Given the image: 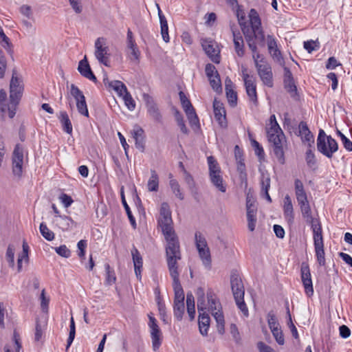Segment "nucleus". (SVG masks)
Instances as JSON below:
<instances>
[{"instance_id":"obj_1","label":"nucleus","mask_w":352,"mask_h":352,"mask_svg":"<svg viewBox=\"0 0 352 352\" xmlns=\"http://www.w3.org/2000/svg\"><path fill=\"white\" fill-rule=\"evenodd\" d=\"M294 192L302 216L305 221L311 226L313 232L314 245L317 261L320 266H324L326 261L322 226L320 220L314 218L312 216L307 193L303 183L299 179L294 180Z\"/></svg>"},{"instance_id":"obj_2","label":"nucleus","mask_w":352,"mask_h":352,"mask_svg":"<svg viewBox=\"0 0 352 352\" xmlns=\"http://www.w3.org/2000/svg\"><path fill=\"white\" fill-rule=\"evenodd\" d=\"M197 309L199 313V329L201 335L206 336L210 326V317L207 310L210 311L217 323L219 333L224 332V317L221 311V305L214 292L209 289L207 291V303L205 300L204 291L201 287L197 290Z\"/></svg>"},{"instance_id":"obj_3","label":"nucleus","mask_w":352,"mask_h":352,"mask_svg":"<svg viewBox=\"0 0 352 352\" xmlns=\"http://www.w3.org/2000/svg\"><path fill=\"white\" fill-rule=\"evenodd\" d=\"M157 224L161 228L162 232L166 241V259H170V258H181L179 239L173 228V221L170 206L166 202H163L161 204Z\"/></svg>"},{"instance_id":"obj_4","label":"nucleus","mask_w":352,"mask_h":352,"mask_svg":"<svg viewBox=\"0 0 352 352\" xmlns=\"http://www.w3.org/2000/svg\"><path fill=\"white\" fill-rule=\"evenodd\" d=\"M23 91V81L17 76L16 72L14 70L10 83V103L8 107V116L10 118L15 116L16 106L22 97Z\"/></svg>"},{"instance_id":"obj_5","label":"nucleus","mask_w":352,"mask_h":352,"mask_svg":"<svg viewBox=\"0 0 352 352\" xmlns=\"http://www.w3.org/2000/svg\"><path fill=\"white\" fill-rule=\"evenodd\" d=\"M267 140L272 146L273 152L280 164L285 163L283 144L286 142L285 136L281 129L267 128Z\"/></svg>"},{"instance_id":"obj_6","label":"nucleus","mask_w":352,"mask_h":352,"mask_svg":"<svg viewBox=\"0 0 352 352\" xmlns=\"http://www.w3.org/2000/svg\"><path fill=\"white\" fill-rule=\"evenodd\" d=\"M181 258H170L166 259L168 271L171 278H173V287L174 290L175 297L174 302H184V292L180 284L178 271L177 261Z\"/></svg>"},{"instance_id":"obj_7","label":"nucleus","mask_w":352,"mask_h":352,"mask_svg":"<svg viewBox=\"0 0 352 352\" xmlns=\"http://www.w3.org/2000/svg\"><path fill=\"white\" fill-rule=\"evenodd\" d=\"M317 149L323 155L331 159L338 150L336 140L331 135H327L324 130L320 129L317 138Z\"/></svg>"},{"instance_id":"obj_8","label":"nucleus","mask_w":352,"mask_h":352,"mask_svg":"<svg viewBox=\"0 0 352 352\" xmlns=\"http://www.w3.org/2000/svg\"><path fill=\"white\" fill-rule=\"evenodd\" d=\"M209 179L212 184L220 192L226 191V184L223 180L219 163L213 156L207 157Z\"/></svg>"},{"instance_id":"obj_9","label":"nucleus","mask_w":352,"mask_h":352,"mask_svg":"<svg viewBox=\"0 0 352 352\" xmlns=\"http://www.w3.org/2000/svg\"><path fill=\"white\" fill-rule=\"evenodd\" d=\"M195 240L196 248L204 265L206 268L210 269L211 256L206 238L200 232L197 231L195 234Z\"/></svg>"},{"instance_id":"obj_10","label":"nucleus","mask_w":352,"mask_h":352,"mask_svg":"<svg viewBox=\"0 0 352 352\" xmlns=\"http://www.w3.org/2000/svg\"><path fill=\"white\" fill-rule=\"evenodd\" d=\"M94 48V55L98 61L106 67H109L111 53L107 39L104 37L98 38L95 41Z\"/></svg>"},{"instance_id":"obj_11","label":"nucleus","mask_w":352,"mask_h":352,"mask_svg":"<svg viewBox=\"0 0 352 352\" xmlns=\"http://www.w3.org/2000/svg\"><path fill=\"white\" fill-rule=\"evenodd\" d=\"M12 173L17 177H21L23 172V149L17 144L12 153Z\"/></svg>"},{"instance_id":"obj_12","label":"nucleus","mask_w":352,"mask_h":352,"mask_svg":"<svg viewBox=\"0 0 352 352\" xmlns=\"http://www.w3.org/2000/svg\"><path fill=\"white\" fill-rule=\"evenodd\" d=\"M148 326L151 329V337L152 340V346L154 351H157L162 344V332L157 324L156 319L152 316H148Z\"/></svg>"},{"instance_id":"obj_13","label":"nucleus","mask_w":352,"mask_h":352,"mask_svg":"<svg viewBox=\"0 0 352 352\" xmlns=\"http://www.w3.org/2000/svg\"><path fill=\"white\" fill-rule=\"evenodd\" d=\"M258 75L264 85L272 87L274 85L273 73L270 63H266L256 67Z\"/></svg>"},{"instance_id":"obj_14","label":"nucleus","mask_w":352,"mask_h":352,"mask_svg":"<svg viewBox=\"0 0 352 352\" xmlns=\"http://www.w3.org/2000/svg\"><path fill=\"white\" fill-rule=\"evenodd\" d=\"M230 284L234 299H242L244 298V286L241 278L237 274H232L231 275Z\"/></svg>"},{"instance_id":"obj_15","label":"nucleus","mask_w":352,"mask_h":352,"mask_svg":"<svg viewBox=\"0 0 352 352\" xmlns=\"http://www.w3.org/2000/svg\"><path fill=\"white\" fill-rule=\"evenodd\" d=\"M202 47L206 54L210 57L214 63H219V50L217 45L212 41L205 40L202 42Z\"/></svg>"},{"instance_id":"obj_16","label":"nucleus","mask_w":352,"mask_h":352,"mask_svg":"<svg viewBox=\"0 0 352 352\" xmlns=\"http://www.w3.org/2000/svg\"><path fill=\"white\" fill-rule=\"evenodd\" d=\"M284 87L291 97L294 98L297 96V87L294 83V80L292 72L288 67H284Z\"/></svg>"},{"instance_id":"obj_17","label":"nucleus","mask_w":352,"mask_h":352,"mask_svg":"<svg viewBox=\"0 0 352 352\" xmlns=\"http://www.w3.org/2000/svg\"><path fill=\"white\" fill-rule=\"evenodd\" d=\"M299 135L304 144H307L309 148H312L314 144V137L305 122H300L298 125Z\"/></svg>"},{"instance_id":"obj_18","label":"nucleus","mask_w":352,"mask_h":352,"mask_svg":"<svg viewBox=\"0 0 352 352\" xmlns=\"http://www.w3.org/2000/svg\"><path fill=\"white\" fill-rule=\"evenodd\" d=\"M214 115L215 120L218 122L219 124L222 128L227 126V121L226 116V110L223 107V104L214 100L213 102Z\"/></svg>"},{"instance_id":"obj_19","label":"nucleus","mask_w":352,"mask_h":352,"mask_svg":"<svg viewBox=\"0 0 352 352\" xmlns=\"http://www.w3.org/2000/svg\"><path fill=\"white\" fill-rule=\"evenodd\" d=\"M249 16L251 28L254 35L257 37L258 34H261V40L263 41L264 34L263 31L261 30V19L256 11L254 9H251Z\"/></svg>"},{"instance_id":"obj_20","label":"nucleus","mask_w":352,"mask_h":352,"mask_svg":"<svg viewBox=\"0 0 352 352\" xmlns=\"http://www.w3.org/2000/svg\"><path fill=\"white\" fill-rule=\"evenodd\" d=\"M143 97L144 100L146 102L147 111L150 116L154 120L160 122L162 119V116L153 98L148 94H144Z\"/></svg>"},{"instance_id":"obj_21","label":"nucleus","mask_w":352,"mask_h":352,"mask_svg":"<svg viewBox=\"0 0 352 352\" xmlns=\"http://www.w3.org/2000/svg\"><path fill=\"white\" fill-rule=\"evenodd\" d=\"M78 71L83 77L93 82H96L97 78L90 67L86 56L79 62Z\"/></svg>"},{"instance_id":"obj_22","label":"nucleus","mask_w":352,"mask_h":352,"mask_svg":"<svg viewBox=\"0 0 352 352\" xmlns=\"http://www.w3.org/2000/svg\"><path fill=\"white\" fill-rule=\"evenodd\" d=\"M301 278L306 294L308 296H312L314 294V289L311 274L308 267L301 268Z\"/></svg>"},{"instance_id":"obj_23","label":"nucleus","mask_w":352,"mask_h":352,"mask_svg":"<svg viewBox=\"0 0 352 352\" xmlns=\"http://www.w3.org/2000/svg\"><path fill=\"white\" fill-rule=\"evenodd\" d=\"M270 183L271 178L270 173L266 170H261L260 184L261 192L270 203L272 202V199L268 192L270 188Z\"/></svg>"},{"instance_id":"obj_24","label":"nucleus","mask_w":352,"mask_h":352,"mask_svg":"<svg viewBox=\"0 0 352 352\" xmlns=\"http://www.w3.org/2000/svg\"><path fill=\"white\" fill-rule=\"evenodd\" d=\"M283 214L285 220L292 224L294 221V207L292 199L289 195H286L283 200Z\"/></svg>"},{"instance_id":"obj_25","label":"nucleus","mask_w":352,"mask_h":352,"mask_svg":"<svg viewBox=\"0 0 352 352\" xmlns=\"http://www.w3.org/2000/svg\"><path fill=\"white\" fill-rule=\"evenodd\" d=\"M267 47L272 58L277 62L280 63L283 60L280 51L277 47L276 39L271 35L267 36Z\"/></svg>"},{"instance_id":"obj_26","label":"nucleus","mask_w":352,"mask_h":352,"mask_svg":"<svg viewBox=\"0 0 352 352\" xmlns=\"http://www.w3.org/2000/svg\"><path fill=\"white\" fill-rule=\"evenodd\" d=\"M131 255L133 258L135 273L138 278H141V268L142 267V258L135 247L131 250Z\"/></svg>"},{"instance_id":"obj_27","label":"nucleus","mask_w":352,"mask_h":352,"mask_svg":"<svg viewBox=\"0 0 352 352\" xmlns=\"http://www.w3.org/2000/svg\"><path fill=\"white\" fill-rule=\"evenodd\" d=\"M232 31L233 42L234 45V50L236 53L239 57H242L244 55V42L242 36L240 32H236L234 30Z\"/></svg>"},{"instance_id":"obj_28","label":"nucleus","mask_w":352,"mask_h":352,"mask_svg":"<svg viewBox=\"0 0 352 352\" xmlns=\"http://www.w3.org/2000/svg\"><path fill=\"white\" fill-rule=\"evenodd\" d=\"M133 138L135 142V146L141 151H143L144 149V130L136 126L133 130Z\"/></svg>"},{"instance_id":"obj_29","label":"nucleus","mask_w":352,"mask_h":352,"mask_svg":"<svg viewBox=\"0 0 352 352\" xmlns=\"http://www.w3.org/2000/svg\"><path fill=\"white\" fill-rule=\"evenodd\" d=\"M58 118L62 124L63 130L68 134H72L73 128L67 113L65 111H62L59 113Z\"/></svg>"},{"instance_id":"obj_30","label":"nucleus","mask_w":352,"mask_h":352,"mask_svg":"<svg viewBox=\"0 0 352 352\" xmlns=\"http://www.w3.org/2000/svg\"><path fill=\"white\" fill-rule=\"evenodd\" d=\"M246 93L253 102H257L256 85L254 78L244 82Z\"/></svg>"},{"instance_id":"obj_31","label":"nucleus","mask_w":352,"mask_h":352,"mask_svg":"<svg viewBox=\"0 0 352 352\" xmlns=\"http://www.w3.org/2000/svg\"><path fill=\"white\" fill-rule=\"evenodd\" d=\"M58 227L63 231L69 230L70 228L76 226L75 222L71 217L65 215H58V219L56 220Z\"/></svg>"},{"instance_id":"obj_32","label":"nucleus","mask_w":352,"mask_h":352,"mask_svg":"<svg viewBox=\"0 0 352 352\" xmlns=\"http://www.w3.org/2000/svg\"><path fill=\"white\" fill-rule=\"evenodd\" d=\"M147 188L149 192H157L159 188V177L155 170H151V177L147 183Z\"/></svg>"},{"instance_id":"obj_33","label":"nucleus","mask_w":352,"mask_h":352,"mask_svg":"<svg viewBox=\"0 0 352 352\" xmlns=\"http://www.w3.org/2000/svg\"><path fill=\"white\" fill-rule=\"evenodd\" d=\"M108 85L112 88L120 96H123L128 92L126 85L120 80H113L108 82Z\"/></svg>"},{"instance_id":"obj_34","label":"nucleus","mask_w":352,"mask_h":352,"mask_svg":"<svg viewBox=\"0 0 352 352\" xmlns=\"http://www.w3.org/2000/svg\"><path fill=\"white\" fill-rule=\"evenodd\" d=\"M169 178L170 179L169 182V185L172 192L179 199L183 200L184 199V195L181 190L179 184L176 179H171L172 174L169 175Z\"/></svg>"},{"instance_id":"obj_35","label":"nucleus","mask_w":352,"mask_h":352,"mask_svg":"<svg viewBox=\"0 0 352 352\" xmlns=\"http://www.w3.org/2000/svg\"><path fill=\"white\" fill-rule=\"evenodd\" d=\"M185 306L184 302H174L173 311L174 316L177 320L181 321L184 314Z\"/></svg>"},{"instance_id":"obj_36","label":"nucleus","mask_w":352,"mask_h":352,"mask_svg":"<svg viewBox=\"0 0 352 352\" xmlns=\"http://www.w3.org/2000/svg\"><path fill=\"white\" fill-rule=\"evenodd\" d=\"M305 161L307 166L312 169H316L317 166V161L316 159V156L311 149V148H309L305 153Z\"/></svg>"},{"instance_id":"obj_37","label":"nucleus","mask_w":352,"mask_h":352,"mask_svg":"<svg viewBox=\"0 0 352 352\" xmlns=\"http://www.w3.org/2000/svg\"><path fill=\"white\" fill-rule=\"evenodd\" d=\"M179 96L182 106L185 113H187V111L189 112L195 109L190 101L188 100V98L186 97V94L183 91H180L179 92Z\"/></svg>"},{"instance_id":"obj_38","label":"nucleus","mask_w":352,"mask_h":352,"mask_svg":"<svg viewBox=\"0 0 352 352\" xmlns=\"http://www.w3.org/2000/svg\"><path fill=\"white\" fill-rule=\"evenodd\" d=\"M39 230H40V232H41V235L46 240H47L49 241H52V240H54V236H55L54 233L47 228V226H46V224L45 223L42 222L40 224Z\"/></svg>"},{"instance_id":"obj_39","label":"nucleus","mask_w":352,"mask_h":352,"mask_svg":"<svg viewBox=\"0 0 352 352\" xmlns=\"http://www.w3.org/2000/svg\"><path fill=\"white\" fill-rule=\"evenodd\" d=\"M76 101V107L78 111L80 114L85 116L86 117L89 116V111L85 100V97H81V99L77 100Z\"/></svg>"},{"instance_id":"obj_40","label":"nucleus","mask_w":352,"mask_h":352,"mask_svg":"<svg viewBox=\"0 0 352 352\" xmlns=\"http://www.w3.org/2000/svg\"><path fill=\"white\" fill-rule=\"evenodd\" d=\"M0 44L8 52H12V44L10 38L5 34L3 28L0 26Z\"/></svg>"},{"instance_id":"obj_41","label":"nucleus","mask_w":352,"mask_h":352,"mask_svg":"<svg viewBox=\"0 0 352 352\" xmlns=\"http://www.w3.org/2000/svg\"><path fill=\"white\" fill-rule=\"evenodd\" d=\"M256 210L247 211L248 226L250 231L252 232L255 230L256 223Z\"/></svg>"},{"instance_id":"obj_42","label":"nucleus","mask_w":352,"mask_h":352,"mask_svg":"<svg viewBox=\"0 0 352 352\" xmlns=\"http://www.w3.org/2000/svg\"><path fill=\"white\" fill-rule=\"evenodd\" d=\"M175 118L176 122L177 123V125L180 128L181 131L184 134H188V130L185 124L183 116L177 109L175 111Z\"/></svg>"},{"instance_id":"obj_43","label":"nucleus","mask_w":352,"mask_h":352,"mask_svg":"<svg viewBox=\"0 0 352 352\" xmlns=\"http://www.w3.org/2000/svg\"><path fill=\"white\" fill-rule=\"evenodd\" d=\"M228 101L231 107H235L237 104V94L232 88H226Z\"/></svg>"},{"instance_id":"obj_44","label":"nucleus","mask_w":352,"mask_h":352,"mask_svg":"<svg viewBox=\"0 0 352 352\" xmlns=\"http://www.w3.org/2000/svg\"><path fill=\"white\" fill-rule=\"evenodd\" d=\"M76 334V326H75V322L74 320V318L72 317L70 320V325H69V337L67 338V347L66 349H68L69 346H71L72 343L73 342Z\"/></svg>"},{"instance_id":"obj_45","label":"nucleus","mask_w":352,"mask_h":352,"mask_svg":"<svg viewBox=\"0 0 352 352\" xmlns=\"http://www.w3.org/2000/svg\"><path fill=\"white\" fill-rule=\"evenodd\" d=\"M104 267L106 271V281L107 284L112 285L116 280L114 270L111 268L110 265L108 263H106Z\"/></svg>"},{"instance_id":"obj_46","label":"nucleus","mask_w":352,"mask_h":352,"mask_svg":"<svg viewBox=\"0 0 352 352\" xmlns=\"http://www.w3.org/2000/svg\"><path fill=\"white\" fill-rule=\"evenodd\" d=\"M237 171L239 174V179H241V182H245L247 183V173L245 171V165L243 162V160L242 161H237Z\"/></svg>"},{"instance_id":"obj_47","label":"nucleus","mask_w":352,"mask_h":352,"mask_svg":"<svg viewBox=\"0 0 352 352\" xmlns=\"http://www.w3.org/2000/svg\"><path fill=\"white\" fill-rule=\"evenodd\" d=\"M121 198H122V205L126 210V212L127 214V216H128V218L130 221V223L133 226V228H135L136 226V222H135V219L134 218V217L133 216L132 214V212L130 210V208L129 206V205L127 204L126 203V201L125 199V197H124V195L123 193H122L121 195Z\"/></svg>"},{"instance_id":"obj_48","label":"nucleus","mask_w":352,"mask_h":352,"mask_svg":"<svg viewBox=\"0 0 352 352\" xmlns=\"http://www.w3.org/2000/svg\"><path fill=\"white\" fill-rule=\"evenodd\" d=\"M267 322L270 330L280 327L277 318L273 311H270L267 316Z\"/></svg>"},{"instance_id":"obj_49","label":"nucleus","mask_w":352,"mask_h":352,"mask_svg":"<svg viewBox=\"0 0 352 352\" xmlns=\"http://www.w3.org/2000/svg\"><path fill=\"white\" fill-rule=\"evenodd\" d=\"M274 338L279 345L285 344V338L280 327L271 330Z\"/></svg>"},{"instance_id":"obj_50","label":"nucleus","mask_w":352,"mask_h":352,"mask_svg":"<svg viewBox=\"0 0 352 352\" xmlns=\"http://www.w3.org/2000/svg\"><path fill=\"white\" fill-rule=\"evenodd\" d=\"M161 26V34L162 36V38L164 42L168 43L170 38L168 35V23L166 20H164L162 19V23H160Z\"/></svg>"},{"instance_id":"obj_51","label":"nucleus","mask_w":352,"mask_h":352,"mask_svg":"<svg viewBox=\"0 0 352 352\" xmlns=\"http://www.w3.org/2000/svg\"><path fill=\"white\" fill-rule=\"evenodd\" d=\"M232 9L236 12L239 23L241 28L243 27V25H245V23L243 22L245 20V13L241 6L238 4V7H234L232 8Z\"/></svg>"},{"instance_id":"obj_52","label":"nucleus","mask_w":352,"mask_h":352,"mask_svg":"<svg viewBox=\"0 0 352 352\" xmlns=\"http://www.w3.org/2000/svg\"><path fill=\"white\" fill-rule=\"evenodd\" d=\"M22 25L27 34L34 35L36 33V28L32 22L24 19L22 21Z\"/></svg>"},{"instance_id":"obj_53","label":"nucleus","mask_w":352,"mask_h":352,"mask_svg":"<svg viewBox=\"0 0 352 352\" xmlns=\"http://www.w3.org/2000/svg\"><path fill=\"white\" fill-rule=\"evenodd\" d=\"M122 98L127 108L131 111L133 110L135 107V102L130 93L128 91L122 96Z\"/></svg>"},{"instance_id":"obj_54","label":"nucleus","mask_w":352,"mask_h":352,"mask_svg":"<svg viewBox=\"0 0 352 352\" xmlns=\"http://www.w3.org/2000/svg\"><path fill=\"white\" fill-rule=\"evenodd\" d=\"M186 114L187 116V118L189 120V123L191 126H198L199 124V118L196 114L195 109L189 112L187 111Z\"/></svg>"},{"instance_id":"obj_55","label":"nucleus","mask_w":352,"mask_h":352,"mask_svg":"<svg viewBox=\"0 0 352 352\" xmlns=\"http://www.w3.org/2000/svg\"><path fill=\"white\" fill-rule=\"evenodd\" d=\"M208 79L211 87L214 91H219L221 90V84L219 75L214 76V77H211V78Z\"/></svg>"},{"instance_id":"obj_56","label":"nucleus","mask_w":352,"mask_h":352,"mask_svg":"<svg viewBox=\"0 0 352 352\" xmlns=\"http://www.w3.org/2000/svg\"><path fill=\"white\" fill-rule=\"evenodd\" d=\"M20 12L28 19L34 21L33 12L30 6L23 5L20 8Z\"/></svg>"},{"instance_id":"obj_57","label":"nucleus","mask_w":352,"mask_h":352,"mask_svg":"<svg viewBox=\"0 0 352 352\" xmlns=\"http://www.w3.org/2000/svg\"><path fill=\"white\" fill-rule=\"evenodd\" d=\"M54 250L58 255L64 258H69L71 255L70 250L65 245H62L59 247L55 248Z\"/></svg>"},{"instance_id":"obj_58","label":"nucleus","mask_w":352,"mask_h":352,"mask_svg":"<svg viewBox=\"0 0 352 352\" xmlns=\"http://www.w3.org/2000/svg\"><path fill=\"white\" fill-rule=\"evenodd\" d=\"M6 68H7L6 58L2 50H0V78H3Z\"/></svg>"},{"instance_id":"obj_59","label":"nucleus","mask_w":352,"mask_h":352,"mask_svg":"<svg viewBox=\"0 0 352 352\" xmlns=\"http://www.w3.org/2000/svg\"><path fill=\"white\" fill-rule=\"evenodd\" d=\"M6 98V92L3 89H1L0 91V111L3 113L8 111V104L5 103Z\"/></svg>"},{"instance_id":"obj_60","label":"nucleus","mask_w":352,"mask_h":352,"mask_svg":"<svg viewBox=\"0 0 352 352\" xmlns=\"http://www.w3.org/2000/svg\"><path fill=\"white\" fill-rule=\"evenodd\" d=\"M126 45L129 50L134 47H137V44L133 38V34L130 29H128L126 34Z\"/></svg>"},{"instance_id":"obj_61","label":"nucleus","mask_w":352,"mask_h":352,"mask_svg":"<svg viewBox=\"0 0 352 352\" xmlns=\"http://www.w3.org/2000/svg\"><path fill=\"white\" fill-rule=\"evenodd\" d=\"M338 134L340 136L341 141L343 144L344 147L349 151H352V142L347 138L343 133L340 131H338Z\"/></svg>"},{"instance_id":"obj_62","label":"nucleus","mask_w":352,"mask_h":352,"mask_svg":"<svg viewBox=\"0 0 352 352\" xmlns=\"http://www.w3.org/2000/svg\"><path fill=\"white\" fill-rule=\"evenodd\" d=\"M205 72L208 78H211V77H214V76L219 75L218 72L214 65L210 63H208L206 65Z\"/></svg>"},{"instance_id":"obj_63","label":"nucleus","mask_w":352,"mask_h":352,"mask_svg":"<svg viewBox=\"0 0 352 352\" xmlns=\"http://www.w3.org/2000/svg\"><path fill=\"white\" fill-rule=\"evenodd\" d=\"M87 243L86 240H80L77 243V248L78 249V255L80 258H84L85 255V249Z\"/></svg>"},{"instance_id":"obj_64","label":"nucleus","mask_w":352,"mask_h":352,"mask_svg":"<svg viewBox=\"0 0 352 352\" xmlns=\"http://www.w3.org/2000/svg\"><path fill=\"white\" fill-rule=\"evenodd\" d=\"M69 2L72 8L76 13L80 14L82 12V5L80 0H69Z\"/></svg>"}]
</instances>
